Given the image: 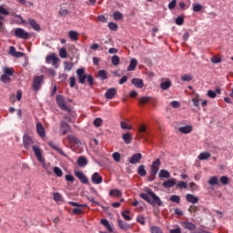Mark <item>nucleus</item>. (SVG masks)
Wrapping results in <instances>:
<instances>
[{
    "mask_svg": "<svg viewBox=\"0 0 233 233\" xmlns=\"http://www.w3.org/2000/svg\"><path fill=\"white\" fill-rule=\"evenodd\" d=\"M72 132V127L66 121H61L60 122V130L59 133L61 136H66V134Z\"/></svg>",
    "mask_w": 233,
    "mask_h": 233,
    "instance_id": "nucleus-8",
    "label": "nucleus"
},
{
    "mask_svg": "<svg viewBox=\"0 0 233 233\" xmlns=\"http://www.w3.org/2000/svg\"><path fill=\"white\" fill-rule=\"evenodd\" d=\"M53 172L57 177H63V170L59 167H55Z\"/></svg>",
    "mask_w": 233,
    "mask_h": 233,
    "instance_id": "nucleus-40",
    "label": "nucleus"
},
{
    "mask_svg": "<svg viewBox=\"0 0 233 233\" xmlns=\"http://www.w3.org/2000/svg\"><path fill=\"white\" fill-rule=\"evenodd\" d=\"M14 72H15V71L12 67H5L4 68V75H5V76H14Z\"/></svg>",
    "mask_w": 233,
    "mask_h": 233,
    "instance_id": "nucleus-41",
    "label": "nucleus"
},
{
    "mask_svg": "<svg viewBox=\"0 0 233 233\" xmlns=\"http://www.w3.org/2000/svg\"><path fill=\"white\" fill-rule=\"evenodd\" d=\"M33 152L35 153L36 159H38L40 163H43L45 161V158L43 157V153H41V148H39V147L33 146Z\"/></svg>",
    "mask_w": 233,
    "mask_h": 233,
    "instance_id": "nucleus-13",
    "label": "nucleus"
},
{
    "mask_svg": "<svg viewBox=\"0 0 233 233\" xmlns=\"http://www.w3.org/2000/svg\"><path fill=\"white\" fill-rule=\"evenodd\" d=\"M66 139L71 148H77L79 145H81V141L79 140V138L76 137V136L74 135L67 136Z\"/></svg>",
    "mask_w": 233,
    "mask_h": 233,
    "instance_id": "nucleus-7",
    "label": "nucleus"
},
{
    "mask_svg": "<svg viewBox=\"0 0 233 233\" xmlns=\"http://www.w3.org/2000/svg\"><path fill=\"white\" fill-rule=\"evenodd\" d=\"M188 212H190V214H196V212H198V210H199V208H198V206L192 205L188 208Z\"/></svg>",
    "mask_w": 233,
    "mask_h": 233,
    "instance_id": "nucleus-53",
    "label": "nucleus"
},
{
    "mask_svg": "<svg viewBox=\"0 0 233 233\" xmlns=\"http://www.w3.org/2000/svg\"><path fill=\"white\" fill-rule=\"evenodd\" d=\"M77 165L78 167H86V165H88V160L85 157H80L77 159Z\"/></svg>",
    "mask_w": 233,
    "mask_h": 233,
    "instance_id": "nucleus-28",
    "label": "nucleus"
},
{
    "mask_svg": "<svg viewBox=\"0 0 233 233\" xmlns=\"http://www.w3.org/2000/svg\"><path fill=\"white\" fill-rule=\"evenodd\" d=\"M94 127H96L97 128H99V127H101L103 125V119L101 118H96L93 122Z\"/></svg>",
    "mask_w": 233,
    "mask_h": 233,
    "instance_id": "nucleus-50",
    "label": "nucleus"
},
{
    "mask_svg": "<svg viewBox=\"0 0 233 233\" xmlns=\"http://www.w3.org/2000/svg\"><path fill=\"white\" fill-rule=\"evenodd\" d=\"M53 199L55 200V201H61V199H62V197H61V194H59V193H54L53 194Z\"/></svg>",
    "mask_w": 233,
    "mask_h": 233,
    "instance_id": "nucleus-63",
    "label": "nucleus"
},
{
    "mask_svg": "<svg viewBox=\"0 0 233 233\" xmlns=\"http://www.w3.org/2000/svg\"><path fill=\"white\" fill-rule=\"evenodd\" d=\"M203 10V5L200 4H193V12H201Z\"/></svg>",
    "mask_w": 233,
    "mask_h": 233,
    "instance_id": "nucleus-48",
    "label": "nucleus"
},
{
    "mask_svg": "<svg viewBox=\"0 0 233 233\" xmlns=\"http://www.w3.org/2000/svg\"><path fill=\"white\" fill-rule=\"evenodd\" d=\"M59 57L56 54L49 55L46 57V63L52 65L54 68H59Z\"/></svg>",
    "mask_w": 233,
    "mask_h": 233,
    "instance_id": "nucleus-4",
    "label": "nucleus"
},
{
    "mask_svg": "<svg viewBox=\"0 0 233 233\" xmlns=\"http://www.w3.org/2000/svg\"><path fill=\"white\" fill-rule=\"evenodd\" d=\"M76 76L78 77V83H80V85H85L86 81V77L88 76V75H86L85 68L76 69Z\"/></svg>",
    "mask_w": 233,
    "mask_h": 233,
    "instance_id": "nucleus-10",
    "label": "nucleus"
},
{
    "mask_svg": "<svg viewBox=\"0 0 233 233\" xmlns=\"http://www.w3.org/2000/svg\"><path fill=\"white\" fill-rule=\"evenodd\" d=\"M59 56L60 57H62V59H66L67 57V53H66V49L65 47H62L60 50H59Z\"/></svg>",
    "mask_w": 233,
    "mask_h": 233,
    "instance_id": "nucleus-46",
    "label": "nucleus"
},
{
    "mask_svg": "<svg viewBox=\"0 0 233 233\" xmlns=\"http://www.w3.org/2000/svg\"><path fill=\"white\" fill-rule=\"evenodd\" d=\"M137 223H140V225L145 226L146 225V220H145V217L143 215H139L137 217Z\"/></svg>",
    "mask_w": 233,
    "mask_h": 233,
    "instance_id": "nucleus-49",
    "label": "nucleus"
},
{
    "mask_svg": "<svg viewBox=\"0 0 233 233\" xmlns=\"http://www.w3.org/2000/svg\"><path fill=\"white\" fill-rule=\"evenodd\" d=\"M161 167V159H155L150 167V175L147 177V181L152 182L156 180V176L159 172V167Z\"/></svg>",
    "mask_w": 233,
    "mask_h": 233,
    "instance_id": "nucleus-2",
    "label": "nucleus"
},
{
    "mask_svg": "<svg viewBox=\"0 0 233 233\" xmlns=\"http://www.w3.org/2000/svg\"><path fill=\"white\" fill-rule=\"evenodd\" d=\"M64 68H65V70H66L67 72H70V70H72V68H74V63L65 62V63H64Z\"/></svg>",
    "mask_w": 233,
    "mask_h": 233,
    "instance_id": "nucleus-43",
    "label": "nucleus"
},
{
    "mask_svg": "<svg viewBox=\"0 0 233 233\" xmlns=\"http://www.w3.org/2000/svg\"><path fill=\"white\" fill-rule=\"evenodd\" d=\"M121 59L119 58V56L117 55H114L112 57H111V62H112V65H114V66H117V65H119Z\"/></svg>",
    "mask_w": 233,
    "mask_h": 233,
    "instance_id": "nucleus-38",
    "label": "nucleus"
},
{
    "mask_svg": "<svg viewBox=\"0 0 233 233\" xmlns=\"http://www.w3.org/2000/svg\"><path fill=\"white\" fill-rule=\"evenodd\" d=\"M159 177H170V172L167 171L166 169H161L158 174Z\"/></svg>",
    "mask_w": 233,
    "mask_h": 233,
    "instance_id": "nucleus-39",
    "label": "nucleus"
},
{
    "mask_svg": "<svg viewBox=\"0 0 233 233\" xmlns=\"http://www.w3.org/2000/svg\"><path fill=\"white\" fill-rule=\"evenodd\" d=\"M208 184H209V185H219V181L218 180V177H212L208 180Z\"/></svg>",
    "mask_w": 233,
    "mask_h": 233,
    "instance_id": "nucleus-52",
    "label": "nucleus"
},
{
    "mask_svg": "<svg viewBox=\"0 0 233 233\" xmlns=\"http://www.w3.org/2000/svg\"><path fill=\"white\" fill-rule=\"evenodd\" d=\"M152 98L150 96H142L138 99L140 105H147V103H150V100Z\"/></svg>",
    "mask_w": 233,
    "mask_h": 233,
    "instance_id": "nucleus-37",
    "label": "nucleus"
},
{
    "mask_svg": "<svg viewBox=\"0 0 233 233\" xmlns=\"http://www.w3.org/2000/svg\"><path fill=\"white\" fill-rule=\"evenodd\" d=\"M186 201H187V203H192L193 205H196V203L199 202V198L194 196L193 194H187Z\"/></svg>",
    "mask_w": 233,
    "mask_h": 233,
    "instance_id": "nucleus-20",
    "label": "nucleus"
},
{
    "mask_svg": "<svg viewBox=\"0 0 233 233\" xmlns=\"http://www.w3.org/2000/svg\"><path fill=\"white\" fill-rule=\"evenodd\" d=\"M98 77H100L102 81H105V79H108V74L105 69H102L98 71Z\"/></svg>",
    "mask_w": 233,
    "mask_h": 233,
    "instance_id": "nucleus-32",
    "label": "nucleus"
},
{
    "mask_svg": "<svg viewBox=\"0 0 233 233\" xmlns=\"http://www.w3.org/2000/svg\"><path fill=\"white\" fill-rule=\"evenodd\" d=\"M120 127L123 130H132V127L128 126V124H127L125 121L120 123Z\"/></svg>",
    "mask_w": 233,
    "mask_h": 233,
    "instance_id": "nucleus-51",
    "label": "nucleus"
},
{
    "mask_svg": "<svg viewBox=\"0 0 233 233\" xmlns=\"http://www.w3.org/2000/svg\"><path fill=\"white\" fill-rule=\"evenodd\" d=\"M108 28H109V30H112L113 32H117V28H119V26L117 25V24H116L114 22H110L108 24Z\"/></svg>",
    "mask_w": 233,
    "mask_h": 233,
    "instance_id": "nucleus-44",
    "label": "nucleus"
},
{
    "mask_svg": "<svg viewBox=\"0 0 233 233\" xmlns=\"http://www.w3.org/2000/svg\"><path fill=\"white\" fill-rule=\"evenodd\" d=\"M66 181H67L68 183H74V181H76V178L74 177V176L68 174L66 175Z\"/></svg>",
    "mask_w": 233,
    "mask_h": 233,
    "instance_id": "nucleus-60",
    "label": "nucleus"
},
{
    "mask_svg": "<svg viewBox=\"0 0 233 233\" xmlns=\"http://www.w3.org/2000/svg\"><path fill=\"white\" fill-rule=\"evenodd\" d=\"M150 230H151V233H163L161 228H159L158 227H156V226H152L150 228Z\"/></svg>",
    "mask_w": 233,
    "mask_h": 233,
    "instance_id": "nucleus-57",
    "label": "nucleus"
},
{
    "mask_svg": "<svg viewBox=\"0 0 233 233\" xmlns=\"http://www.w3.org/2000/svg\"><path fill=\"white\" fill-rule=\"evenodd\" d=\"M139 134H147V126L145 124H142L138 127Z\"/></svg>",
    "mask_w": 233,
    "mask_h": 233,
    "instance_id": "nucleus-56",
    "label": "nucleus"
},
{
    "mask_svg": "<svg viewBox=\"0 0 233 233\" xmlns=\"http://www.w3.org/2000/svg\"><path fill=\"white\" fill-rule=\"evenodd\" d=\"M91 180L95 185H101V183H103V177H101L99 173L95 172L91 177Z\"/></svg>",
    "mask_w": 233,
    "mask_h": 233,
    "instance_id": "nucleus-16",
    "label": "nucleus"
},
{
    "mask_svg": "<svg viewBox=\"0 0 233 233\" xmlns=\"http://www.w3.org/2000/svg\"><path fill=\"white\" fill-rule=\"evenodd\" d=\"M137 67V59L131 58L129 62V66L127 67V72H134V70H136Z\"/></svg>",
    "mask_w": 233,
    "mask_h": 233,
    "instance_id": "nucleus-24",
    "label": "nucleus"
},
{
    "mask_svg": "<svg viewBox=\"0 0 233 233\" xmlns=\"http://www.w3.org/2000/svg\"><path fill=\"white\" fill-rule=\"evenodd\" d=\"M192 79H193V76L190 74H186V75L181 76L182 81L190 82V81H192Z\"/></svg>",
    "mask_w": 233,
    "mask_h": 233,
    "instance_id": "nucleus-47",
    "label": "nucleus"
},
{
    "mask_svg": "<svg viewBox=\"0 0 233 233\" xmlns=\"http://www.w3.org/2000/svg\"><path fill=\"white\" fill-rule=\"evenodd\" d=\"M58 15H59L61 17H66V15H68V10L60 8V10H59V12H58Z\"/></svg>",
    "mask_w": 233,
    "mask_h": 233,
    "instance_id": "nucleus-55",
    "label": "nucleus"
},
{
    "mask_svg": "<svg viewBox=\"0 0 233 233\" xmlns=\"http://www.w3.org/2000/svg\"><path fill=\"white\" fill-rule=\"evenodd\" d=\"M118 227L122 230H132L134 228L132 224H128L121 219H118Z\"/></svg>",
    "mask_w": 233,
    "mask_h": 233,
    "instance_id": "nucleus-15",
    "label": "nucleus"
},
{
    "mask_svg": "<svg viewBox=\"0 0 233 233\" xmlns=\"http://www.w3.org/2000/svg\"><path fill=\"white\" fill-rule=\"evenodd\" d=\"M180 134H190L192 132V126H185L178 127Z\"/></svg>",
    "mask_w": 233,
    "mask_h": 233,
    "instance_id": "nucleus-26",
    "label": "nucleus"
},
{
    "mask_svg": "<svg viewBox=\"0 0 233 233\" xmlns=\"http://www.w3.org/2000/svg\"><path fill=\"white\" fill-rule=\"evenodd\" d=\"M75 176L77 177V179H79L80 183L83 185H87L88 177L86 175H85V173H83V171H75Z\"/></svg>",
    "mask_w": 233,
    "mask_h": 233,
    "instance_id": "nucleus-12",
    "label": "nucleus"
},
{
    "mask_svg": "<svg viewBox=\"0 0 233 233\" xmlns=\"http://www.w3.org/2000/svg\"><path fill=\"white\" fill-rule=\"evenodd\" d=\"M65 112H67L69 117H72L73 121H74V119H76V111H74L71 108L67 107V109H66Z\"/></svg>",
    "mask_w": 233,
    "mask_h": 233,
    "instance_id": "nucleus-45",
    "label": "nucleus"
},
{
    "mask_svg": "<svg viewBox=\"0 0 233 233\" xmlns=\"http://www.w3.org/2000/svg\"><path fill=\"white\" fill-rule=\"evenodd\" d=\"M56 104L60 109L64 111L68 110V106H66V103L65 102V97H63V96L61 95L56 96Z\"/></svg>",
    "mask_w": 233,
    "mask_h": 233,
    "instance_id": "nucleus-11",
    "label": "nucleus"
},
{
    "mask_svg": "<svg viewBox=\"0 0 233 233\" xmlns=\"http://www.w3.org/2000/svg\"><path fill=\"white\" fill-rule=\"evenodd\" d=\"M113 159H115L116 162L121 161V154L115 152L112 155Z\"/></svg>",
    "mask_w": 233,
    "mask_h": 233,
    "instance_id": "nucleus-61",
    "label": "nucleus"
},
{
    "mask_svg": "<svg viewBox=\"0 0 233 233\" xmlns=\"http://www.w3.org/2000/svg\"><path fill=\"white\" fill-rule=\"evenodd\" d=\"M211 63H214V65H218V63H221V57L214 56L211 57Z\"/></svg>",
    "mask_w": 233,
    "mask_h": 233,
    "instance_id": "nucleus-58",
    "label": "nucleus"
},
{
    "mask_svg": "<svg viewBox=\"0 0 233 233\" xmlns=\"http://www.w3.org/2000/svg\"><path fill=\"white\" fill-rule=\"evenodd\" d=\"M113 19L115 21H121V19H123V15L119 11H115L113 13Z\"/></svg>",
    "mask_w": 233,
    "mask_h": 233,
    "instance_id": "nucleus-36",
    "label": "nucleus"
},
{
    "mask_svg": "<svg viewBox=\"0 0 233 233\" xmlns=\"http://www.w3.org/2000/svg\"><path fill=\"white\" fill-rule=\"evenodd\" d=\"M169 201H171L172 203H176L177 205H179V203H181V197L177 195H173L169 198Z\"/></svg>",
    "mask_w": 233,
    "mask_h": 233,
    "instance_id": "nucleus-33",
    "label": "nucleus"
},
{
    "mask_svg": "<svg viewBox=\"0 0 233 233\" xmlns=\"http://www.w3.org/2000/svg\"><path fill=\"white\" fill-rule=\"evenodd\" d=\"M131 83L137 88H143V86H145V84L143 83V79H141V78H133L131 80Z\"/></svg>",
    "mask_w": 233,
    "mask_h": 233,
    "instance_id": "nucleus-22",
    "label": "nucleus"
},
{
    "mask_svg": "<svg viewBox=\"0 0 233 233\" xmlns=\"http://www.w3.org/2000/svg\"><path fill=\"white\" fill-rule=\"evenodd\" d=\"M23 143L24 148H25V150H30L34 147V139H32L28 134L24 135Z\"/></svg>",
    "mask_w": 233,
    "mask_h": 233,
    "instance_id": "nucleus-6",
    "label": "nucleus"
},
{
    "mask_svg": "<svg viewBox=\"0 0 233 233\" xmlns=\"http://www.w3.org/2000/svg\"><path fill=\"white\" fill-rule=\"evenodd\" d=\"M176 185V179L170 178L163 183L164 188H172Z\"/></svg>",
    "mask_w": 233,
    "mask_h": 233,
    "instance_id": "nucleus-25",
    "label": "nucleus"
},
{
    "mask_svg": "<svg viewBox=\"0 0 233 233\" xmlns=\"http://www.w3.org/2000/svg\"><path fill=\"white\" fill-rule=\"evenodd\" d=\"M128 214H130V210H124L121 213L122 218H124L126 221H132V217H130Z\"/></svg>",
    "mask_w": 233,
    "mask_h": 233,
    "instance_id": "nucleus-34",
    "label": "nucleus"
},
{
    "mask_svg": "<svg viewBox=\"0 0 233 233\" xmlns=\"http://www.w3.org/2000/svg\"><path fill=\"white\" fill-rule=\"evenodd\" d=\"M116 94H117V89H116L115 87H111L106 90L105 94V97L106 99H114Z\"/></svg>",
    "mask_w": 233,
    "mask_h": 233,
    "instance_id": "nucleus-14",
    "label": "nucleus"
},
{
    "mask_svg": "<svg viewBox=\"0 0 233 233\" xmlns=\"http://www.w3.org/2000/svg\"><path fill=\"white\" fill-rule=\"evenodd\" d=\"M0 81H2V83H10V81H12V79L10 78V76L8 75H2L0 76Z\"/></svg>",
    "mask_w": 233,
    "mask_h": 233,
    "instance_id": "nucleus-42",
    "label": "nucleus"
},
{
    "mask_svg": "<svg viewBox=\"0 0 233 233\" xmlns=\"http://www.w3.org/2000/svg\"><path fill=\"white\" fill-rule=\"evenodd\" d=\"M86 79L87 80L89 86H94V76H92V75H87Z\"/></svg>",
    "mask_w": 233,
    "mask_h": 233,
    "instance_id": "nucleus-54",
    "label": "nucleus"
},
{
    "mask_svg": "<svg viewBox=\"0 0 233 233\" xmlns=\"http://www.w3.org/2000/svg\"><path fill=\"white\" fill-rule=\"evenodd\" d=\"M109 196H113L114 198H121V196H123V193L119 189H111L109 191Z\"/></svg>",
    "mask_w": 233,
    "mask_h": 233,
    "instance_id": "nucleus-30",
    "label": "nucleus"
},
{
    "mask_svg": "<svg viewBox=\"0 0 233 233\" xmlns=\"http://www.w3.org/2000/svg\"><path fill=\"white\" fill-rule=\"evenodd\" d=\"M185 23V19L183 18V16H178L176 19V25H178V26H181V25H183Z\"/></svg>",
    "mask_w": 233,
    "mask_h": 233,
    "instance_id": "nucleus-62",
    "label": "nucleus"
},
{
    "mask_svg": "<svg viewBox=\"0 0 233 233\" xmlns=\"http://www.w3.org/2000/svg\"><path fill=\"white\" fill-rule=\"evenodd\" d=\"M142 157H143V155H141V153L134 154L129 159L130 165H137V163H139L141 161Z\"/></svg>",
    "mask_w": 233,
    "mask_h": 233,
    "instance_id": "nucleus-17",
    "label": "nucleus"
},
{
    "mask_svg": "<svg viewBox=\"0 0 233 233\" xmlns=\"http://www.w3.org/2000/svg\"><path fill=\"white\" fill-rule=\"evenodd\" d=\"M220 183H221V185H228V177L222 176L220 177Z\"/></svg>",
    "mask_w": 233,
    "mask_h": 233,
    "instance_id": "nucleus-59",
    "label": "nucleus"
},
{
    "mask_svg": "<svg viewBox=\"0 0 233 233\" xmlns=\"http://www.w3.org/2000/svg\"><path fill=\"white\" fill-rule=\"evenodd\" d=\"M27 23H28V25H30V26H31V28H33V30H35V32L41 31V25H39V24H37V22H35V20H34V18H29Z\"/></svg>",
    "mask_w": 233,
    "mask_h": 233,
    "instance_id": "nucleus-19",
    "label": "nucleus"
},
{
    "mask_svg": "<svg viewBox=\"0 0 233 233\" xmlns=\"http://www.w3.org/2000/svg\"><path fill=\"white\" fill-rule=\"evenodd\" d=\"M68 36H69V39H71V41H78L79 33H77L74 30H71V31L68 32Z\"/></svg>",
    "mask_w": 233,
    "mask_h": 233,
    "instance_id": "nucleus-27",
    "label": "nucleus"
},
{
    "mask_svg": "<svg viewBox=\"0 0 233 233\" xmlns=\"http://www.w3.org/2000/svg\"><path fill=\"white\" fill-rule=\"evenodd\" d=\"M68 205H71V207H77V208H73L74 216H79V215L83 214L82 208H86V207H88V205H86V204H79V203L74 202V201H69Z\"/></svg>",
    "mask_w": 233,
    "mask_h": 233,
    "instance_id": "nucleus-3",
    "label": "nucleus"
},
{
    "mask_svg": "<svg viewBox=\"0 0 233 233\" xmlns=\"http://www.w3.org/2000/svg\"><path fill=\"white\" fill-rule=\"evenodd\" d=\"M122 139L126 145H130L132 143V133L127 132L122 135Z\"/></svg>",
    "mask_w": 233,
    "mask_h": 233,
    "instance_id": "nucleus-23",
    "label": "nucleus"
},
{
    "mask_svg": "<svg viewBox=\"0 0 233 233\" xmlns=\"http://www.w3.org/2000/svg\"><path fill=\"white\" fill-rule=\"evenodd\" d=\"M49 147H51V148H53V150H56V152L60 154V156L66 157V154L65 153V151H63V149L61 147H59V146H57L54 143H49Z\"/></svg>",
    "mask_w": 233,
    "mask_h": 233,
    "instance_id": "nucleus-21",
    "label": "nucleus"
},
{
    "mask_svg": "<svg viewBox=\"0 0 233 233\" xmlns=\"http://www.w3.org/2000/svg\"><path fill=\"white\" fill-rule=\"evenodd\" d=\"M137 174L138 176H141V177H145V176H147V169H145V165H140L138 167Z\"/></svg>",
    "mask_w": 233,
    "mask_h": 233,
    "instance_id": "nucleus-31",
    "label": "nucleus"
},
{
    "mask_svg": "<svg viewBox=\"0 0 233 233\" xmlns=\"http://www.w3.org/2000/svg\"><path fill=\"white\" fill-rule=\"evenodd\" d=\"M170 86H172V82H170V81H165L160 84V88L162 90H168V88H170Z\"/></svg>",
    "mask_w": 233,
    "mask_h": 233,
    "instance_id": "nucleus-35",
    "label": "nucleus"
},
{
    "mask_svg": "<svg viewBox=\"0 0 233 233\" xmlns=\"http://www.w3.org/2000/svg\"><path fill=\"white\" fill-rule=\"evenodd\" d=\"M146 192L147 193L140 194V198L144 199V201H147L149 205H157V207H161V205H163L161 198H159L152 189L147 188Z\"/></svg>",
    "mask_w": 233,
    "mask_h": 233,
    "instance_id": "nucleus-1",
    "label": "nucleus"
},
{
    "mask_svg": "<svg viewBox=\"0 0 233 233\" xmlns=\"http://www.w3.org/2000/svg\"><path fill=\"white\" fill-rule=\"evenodd\" d=\"M43 79H45L44 76H36L33 80V90L38 92L39 88H41V83H43Z\"/></svg>",
    "mask_w": 233,
    "mask_h": 233,
    "instance_id": "nucleus-9",
    "label": "nucleus"
},
{
    "mask_svg": "<svg viewBox=\"0 0 233 233\" xmlns=\"http://www.w3.org/2000/svg\"><path fill=\"white\" fill-rule=\"evenodd\" d=\"M36 132L40 137H46V131H45V127H43V124H41V122H38L36 124Z\"/></svg>",
    "mask_w": 233,
    "mask_h": 233,
    "instance_id": "nucleus-18",
    "label": "nucleus"
},
{
    "mask_svg": "<svg viewBox=\"0 0 233 233\" xmlns=\"http://www.w3.org/2000/svg\"><path fill=\"white\" fill-rule=\"evenodd\" d=\"M211 154L208 152H202L198 155V159L200 161H205L206 159H209L211 157Z\"/></svg>",
    "mask_w": 233,
    "mask_h": 233,
    "instance_id": "nucleus-29",
    "label": "nucleus"
},
{
    "mask_svg": "<svg viewBox=\"0 0 233 233\" xmlns=\"http://www.w3.org/2000/svg\"><path fill=\"white\" fill-rule=\"evenodd\" d=\"M15 36L18 37V39H30V33L26 32L25 29L23 28H15Z\"/></svg>",
    "mask_w": 233,
    "mask_h": 233,
    "instance_id": "nucleus-5",
    "label": "nucleus"
},
{
    "mask_svg": "<svg viewBox=\"0 0 233 233\" xmlns=\"http://www.w3.org/2000/svg\"><path fill=\"white\" fill-rule=\"evenodd\" d=\"M177 187L178 188H187V182L179 181V182L177 184Z\"/></svg>",
    "mask_w": 233,
    "mask_h": 233,
    "instance_id": "nucleus-64",
    "label": "nucleus"
}]
</instances>
